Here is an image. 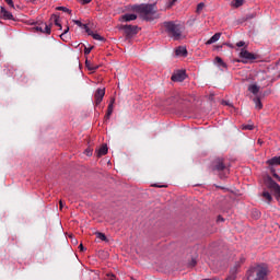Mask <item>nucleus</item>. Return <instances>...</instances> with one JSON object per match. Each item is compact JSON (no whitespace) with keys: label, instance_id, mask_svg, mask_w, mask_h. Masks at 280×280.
<instances>
[{"label":"nucleus","instance_id":"1","mask_svg":"<svg viewBox=\"0 0 280 280\" xmlns=\"http://www.w3.org/2000/svg\"><path fill=\"white\" fill-rule=\"evenodd\" d=\"M131 10L140 14L143 21H154L156 4H135Z\"/></svg>","mask_w":280,"mask_h":280},{"label":"nucleus","instance_id":"2","mask_svg":"<svg viewBox=\"0 0 280 280\" xmlns=\"http://www.w3.org/2000/svg\"><path fill=\"white\" fill-rule=\"evenodd\" d=\"M268 266L257 265L247 270L246 280H268Z\"/></svg>","mask_w":280,"mask_h":280},{"label":"nucleus","instance_id":"3","mask_svg":"<svg viewBox=\"0 0 280 280\" xmlns=\"http://www.w3.org/2000/svg\"><path fill=\"white\" fill-rule=\"evenodd\" d=\"M212 171L218 172L221 179L228 178L231 173L229 164L222 158H217L212 161Z\"/></svg>","mask_w":280,"mask_h":280},{"label":"nucleus","instance_id":"4","mask_svg":"<svg viewBox=\"0 0 280 280\" xmlns=\"http://www.w3.org/2000/svg\"><path fill=\"white\" fill-rule=\"evenodd\" d=\"M163 27L165 28V32L168 34L170 38H173L174 40H180L183 36V26H180V24H176L170 21L164 22Z\"/></svg>","mask_w":280,"mask_h":280},{"label":"nucleus","instance_id":"5","mask_svg":"<svg viewBox=\"0 0 280 280\" xmlns=\"http://www.w3.org/2000/svg\"><path fill=\"white\" fill-rule=\"evenodd\" d=\"M265 185L268 189H271V191H273L277 200H279V202H280V186H279V184H277V182L272 180V177L267 176L265 178Z\"/></svg>","mask_w":280,"mask_h":280},{"label":"nucleus","instance_id":"6","mask_svg":"<svg viewBox=\"0 0 280 280\" xmlns=\"http://www.w3.org/2000/svg\"><path fill=\"white\" fill-rule=\"evenodd\" d=\"M121 30H124L127 38H132V36L139 34V26L137 25H122Z\"/></svg>","mask_w":280,"mask_h":280},{"label":"nucleus","instance_id":"7","mask_svg":"<svg viewBox=\"0 0 280 280\" xmlns=\"http://www.w3.org/2000/svg\"><path fill=\"white\" fill-rule=\"evenodd\" d=\"M187 78V72L185 70H177L171 78L173 82H184Z\"/></svg>","mask_w":280,"mask_h":280},{"label":"nucleus","instance_id":"8","mask_svg":"<svg viewBox=\"0 0 280 280\" xmlns=\"http://www.w3.org/2000/svg\"><path fill=\"white\" fill-rule=\"evenodd\" d=\"M241 58H243V62H248V60H257V56L253 52H249L246 49H242L240 52Z\"/></svg>","mask_w":280,"mask_h":280},{"label":"nucleus","instance_id":"9","mask_svg":"<svg viewBox=\"0 0 280 280\" xmlns=\"http://www.w3.org/2000/svg\"><path fill=\"white\" fill-rule=\"evenodd\" d=\"M104 95H106V90L104 89H97L94 94V100L96 106H100L102 104V100H104Z\"/></svg>","mask_w":280,"mask_h":280},{"label":"nucleus","instance_id":"10","mask_svg":"<svg viewBox=\"0 0 280 280\" xmlns=\"http://www.w3.org/2000/svg\"><path fill=\"white\" fill-rule=\"evenodd\" d=\"M35 30L42 34H51V25H48L47 23H39Z\"/></svg>","mask_w":280,"mask_h":280},{"label":"nucleus","instance_id":"11","mask_svg":"<svg viewBox=\"0 0 280 280\" xmlns=\"http://www.w3.org/2000/svg\"><path fill=\"white\" fill-rule=\"evenodd\" d=\"M0 16H2V19H5V21H14V15H12V13H10L3 7L0 8Z\"/></svg>","mask_w":280,"mask_h":280},{"label":"nucleus","instance_id":"12","mask_svg":"<svg viewBox=\"0 0 280 280\" xmlns=\"http://www.w3.org/2000/svg\"><path fill=\"white\" fill-rule=\"evenodd\" d=\"M244 261H245L244 258H241L238 261H236V262L234 264V266L231 267L230 272H231L232 275H237V272H238L240 268H242V264H244Z\"/></svg>","mask_w":280,"mask_h":280},{"label":"nucleus","instance_id":"13","mask_svg":"<svg viewBox=\"0 0 280 280\" xmlns=\"http://www.w3.org/2000/svg\"><path fill=\"white\" fill-rule=\"evenodd\" d=\"M120 20L125 23H130V21H137V14L135 13H127L121 15Z\"/></svg>","mask_w":280,"mask_h":280},{"label":"nucleus","instance_id":"14","mask_svg":"<svg viewBox=\"0 0 280 280\" xmlns=\"http://www.w3.org/2000/svg\"><path fill=\"white\" fill-rule=\"evenodd\" d=\"M176 56H180L182 58H187V48L184 46H179L175 50Z\"/></svg>","mask_w":280,"mask_h":280},{"label":"nucleus","instance_id":"15","mask_svg":"<svg viewBox=\"0 0 280 280\" xmlns=\"http://www.w3.org/2000/svg\"><path fill=\"white\" fill-rule=\"evenodd\" d=\"M105 154H108V145L102 144V147L96 150V156H105Z\"/></svg>","mask_w":280,"mask_h":280},{"label":"nucleus","instance_id":"16","mask_svg":"<svg viewBox=\"0 0 280 280\" xmlns=\"http://www.w3.org/2000/svg\"><path fill=\"white\" fill-rule=\"evenodd\" d=\"M222 36L221 33H215L207 43L206 45H213V43H218L220 40V37Z\"/></svg>","mask_w":280,"mask_h":280},{"label":"nucleus","instance_id":"17","mask_svg":"<svg viewBox=\"0 0 280 280\" xmlns=\"http://www.w3.org/2000/svg\"><path fill=\"white\" fill-rule=\"evenodd\" d=\"M267 165H280V155L279 156H273L270 160L267 161Z\"/></svg>","mask_w":280,"mask_h":280},{"label":"nucleus","instance_id":"18","mask_svg":"<svg viewBox=\"0 0 280 280\" xmlns=\"http://www.w3.org/2000/svg\"><path fill=\"white\" fill-rule=\"evenodd\" d=\"M85 67L89 69V71H97L100 69V66L93 65L91 61H85Z\"/></svg>","mask_w":280,"mask_h":280},{"label":"nucleus","instance_id":"19","mask_svg":"<svg viewBox=\"0 0 280 280\" xmlns=\"http://www.w3.org/2000/svg\"><path fill=\"white\" fill-rule=\"evenodd\" d=\"M113 104H115V98H113L107 107V113L105 118L110 119V115H113Z\"/></svg>","mask_w":280,"mask_h":280},{"label":"nucleus","instance_id":"20","mask_svg":"<svg viewBox=\"0 0 280 280\" xmlns=\"http://www.w3.org/2000/svg\"><path fill=\"white\" fill-rule=\"evenodd\" d=\"M262 198L266 202H268V205H270V202H272V195H270V192L268 191H262Z\"/></svg>","mask_w":280,"mask_h":280},{"label":"nucleus","instance_id":"21","mask_svg":"<svg viewBox=\"0 0 280 280\" xmlns=\"http://www.w3.org/2000/svg\"><path fill=\"white\" fill-rule=\"evenodd\" d=\"M51 19H52L55 25H56L57 27H59L60 30H62V24H60V16H58V15H56V14H52V15H51Z\"/></svg>","mask_w":280,"mask_h":280},{"label":"nucleus","instance_id":"22","mask_svg":"<svg viewBox=\"0 0 280 280\" xmlns=\"http://www.w3.org/2000/svg\"><path fill=\"white\" fill-rule=\"evenodd\" d=\"M248 91L253 93V95H257V93H259V86L257 84H252L248 86Z\"/></svg>","mask_w":280,"mask_h":280},{"label":"nucleus","instance_id":"23","mask_svg":"<svg viewBox=\"0 0 280 280\" xmlns=\"http://www.w3.org/2000/svg\"><path fill=\"white\" fill-rule=\"evenodd\" d=\"M254 104L255 108H257L258 110H261V108H264V105L261 104V100L259 97L254 98Z\"/></svg>","mask_w":280,"mask_h":280},{"label":"nucleus","instance_id":"24","mask_svg":"<svg viewBox=\"0 0 280 280\" xmlns=\"http://www.w3.org/2000/svg\"><path fill=\"white\" fill-rule=\"evenodd\" d=\"M95 235H96L97 240H101L102 242H108L106 234H104L102 232H96Z\"/></svg>","mask_w":280,"mask_h":280},{"label":"nucleus","instance_id":"25","mask_svg":"<svg viewBox=\"0 0 280 280\" xmlns=\"http://www.w3.org/2000/svg\"><path fill=\"white\" fill-rule=\"evenodd\" d=\"M92 38H94V40H101L102 43H104V40H106L102 35L94 33L92 34Z\"/></svg>","mask_w":280,"mask_h":280},{"label":"nucleus","instance_id":"26","mask_svg":"<svg viewBox=\"0 0 280 280\" xmlns=\"http://www.w3.org/2000/svg\"><path fill=\"white\" fill-rule=\"evenodd\" d=\"M215 62L220 65V67L226 68V63L220 57H215Z\"/></svg>","mask_w":280,"mask_h":280},{"label":"nucleus","instance_id":"27","mask_svg":"<svg viewBox=\"0 0 280 280\" xmlns=\"http://www.w3.org/2000/svg\"><path fill=\"white\" fill-rule=\"evenodd\" d=\"M233 5L234 8H241V5H244V0H234Z\"/></svg>","mask_w":280,"mask_h":280},{"label":"nucleus","instance_id":"28","mask_svg":"<svg viewBox=\"0 0 280 280\" xmlns=\"http://www.w3.org/2000/svg\"><path fill=\"white\" fill-rule=\"evenodd\" d=\"M205 10V2H201L197 5V13L200 14Z\"/></svg>","mask_w":280,"mask_h":280},{"label":"nucleus","instance_id":"29","mask_svg":"<svg viewBox=\"0 0 280 280\" xmlns=\"http://www.w3.org/2000/svg\"><path fill=\"white\" fill-rule=\"evenodd\" d=\"M73 23L83 30L86 28V24H83L80 20H74Z\"/></svg>","mask_w":280,"mask_h":280},{"label":"nucleus","instance_id":"30","mask_svg":"<svg viewBox=\"0 0 280 280\" xmlns=\"http://www.w3.org/2000/svg\"><path fill=\"white\" fill-rule=\"evenodd\" d=\"M57 10L61 12H68L69 14H71V10H69L67 7H57Z\"/></svg>","mask_w":280,"mask_h":280},{"label":"nucleus","instance_id":"31","mask_svg":"<svg viewBox=\"0 0 280 280\" xmlns=\"http://www.w3.org/2000/svg\"><path fill=\"white\" fill-rule=\"evenodd\" d=\"M67 34H69V26H67L65 32L60 35L61 40H65V38H67Z\"/></svg>","mask_w":280,"mask_h":280},{"label":"nucleus","instance_id":"32","mask_svg":"<svg viewBox=\"0 0 280 280\" xmlns=\"http://www.w3.org/2000/svg\"><path fill=\"white\" fill-rule=\"evenodd\" d=\"M237 279V275L235 273H231L228 276V278L225 280H236Z\"/></svg>","mask_w":280,"mask_h":280},{"label":"nucleus","instance_id":"33","mask_svg":"<svg viewBox=\"0 0 280 280\" xmlns=\"http://www.w3.org/2000/svg\"><path fill=\"white\" fill-rule=\"evenodd\" d=\"M178 0H168V3L166 4V8H172L174 3H176Z\"/></svg>","mask_w":280,"mask_h":280},{"label":"nucleus","instance_id":"34","mask_svg":"<svg viewBox=\"0 0 280 280\" xmlns=\"http://www.w3.org/2000/svg\"><path fill=\"white\" fill-rule=\"evenodd\" d=\"M91 51H93V46L89 47V48H84V54L85 56H89V54H91Z\"/></svg>","mask_w":280,"mask_h":280},{"label":"nucleus","instance_id":"35","mask_svg":"<svg viewBox=\"0 0 280 280\" xmlns=\"http://www.w3.org/2000/svg\"><path fill=\"white\" fill-rule=\"evenodd\" d=\"M83 30H85V32H86V34L89 35V36H93V31H91V28H89V26L86 25V28H83Z\"/></svg>","mask_w":280,"mask_h":280},{"label":"nucleus","instance_id":"36","mask_svg":"<svg viewBox=\"0 0 280 280\" xmlns=\"http://www.w3.org/2000/svg\"><path fill=\"white\" fill-rule=\"evenodd\" d=\"M254 126L253 125H244L243 130H253Z\"/></svg>","mask_w":280,"mask_h":280},{"label":"nucleus","instance_id":"37","mask_svg":"<svg viewBox=\"0 0 280 280\" xmlns=\"http://www.w3.org/2000/svg\"><path fill=\"white\" fill-rule=\"evenodd\" d=\"M5 3H8V5H10L11 8H14V2L12 0H4Z\"/></svg>","mask_w":280,"mask_h":280},{"label":"nucleus","instance_id":"38","mask_svg":"<svg viewBox=\"0 0 280 280\" xmlns=\"http://www.w3.org/2000/svg\"><path fill=\"white\" fill-rule=\"evenodd\" d=\"M85 153L88 154V156H92L93 155V150L88 149V150H85Z\"/></svg>","mask_w":280,"mask_h":280},{"label":"nucleus","instance_id":"39","mask_svg":"<svg viewBox=\"0 0 280 280\" xmlns=\"http://www.w3.org/2000/svg\"><path fill=\"white\" fill-rule=\"evenodd\" d=\"M246 45V43H244V42H238L237 44H236V47H244Z\"/></svg>","mask_w":280,"mask_h":280},{"label":"nucleus","instance_id":"40","mask_svg":"<svg viewBox=\"0 0 280 280\" xmlns=\"http://www.w3.org/2000/svg\"><path fill=\"white\" fill-rule=\"evenodd\" d=\"M273 178H276V180H279V183H280V176H279V174L273 173Z\"/></svg>","mask_w":280,"mask_h":280},{"label":"nucleus","instance_id":"41","mask_svg":"<svg viewBox=\"0 0 280 280\" xmlns=\"http://www.w3.org/2000/svg\"><path fill=\"white\" fill-rule=\"evenodd\" d=\"M79 249L81 250V253H84V250H86V249L84 248V245H82V244L79 245Z\"/></svg>","mask_w":280,"mask_h":280},{"label":"nucleus","instance_id":"42","mask_svg":"<svg viewBox=\"0 0 280 280\" xmlns=\"http://www.w3.org/2000/svg\"><path fill=\"white\" fill-rule=\"evenodd\" d=\"M196 259H192L191 261H190V264H189V266L191 267V268H194V266H196Z\"/></svg>","mask_w":280,"mask_h":280},{"label":"nucleus","instance_id":"43","mask_svg":"<svg viewBox=\"0 0 280 280\" xmlns=\"http://www.w3.org/2000/svg\"><path fill=\"white\" fill-rule=\"evenodd\" d=\"M62 207H65V203L62 202V200L59 201V209L62 210Z\"/></svg>","mask_w":280,"mask_h":280},{"label":"nucleus","instance_id":"44","mask_svg":"<svg viewBox=\"0 0 280 280\" xmlns=\"http://www.w3.org/2000/svg\"><path fill=\"white\" fill-rule=\"evenodd\" d=\"M83 4L91 3V0H81Z\"/></svg>","mask_w":280,"mask_h":280},{"label":"nucleus","instance_id":"45","mask_svg":"<svg viewBox=\"0 0 280 280\" xmlns=\"http://www.w3.org/2000/svg\"><path fill=\"white\" fill-rule=\"evenodd\" d=\"M248 19H255V14L249 15Z\"/></svg>","mask_w":280,"mask_h":280},{"label":"nucleus","instance_id":"46","mask_svg":"<svg viewBox=\"0 0 280 280\" xmlns=\"http://www.w3.org/2000/svg\"><path fill=\"white\" fill-rule=\"evenodd\" d=\"M223 104H225V106H231V104H229V102H223Z\"/></svg>","mask_w":280,"mask_h":280},{"label":"nucleus","instance_id":"47","mask_svg":"<svg viewBox=\"0 0 280 280\" xmlns=\"http://www.w3.org/2000/svg\"><path fill=\"white\" fill-rule=\"evenodd\" d=\"M255 213H256V218H259V212H258V211H255Z\"/></svg>","mask_w":280,"mask_h":280},{"label":"nucleus","instance_id":"48","mask_svg":"<svg viewBox=\"0 0 280 280\" xmlns=\"http://www.w3.org/2000/svg\"><path fill=\"white\" fill-rule=\"evenodd\" d=\"M72 244H78V240L72 241Z\"/></svg>","mask_w":280,"mask_h":280},{"label":"nucleus","instance_id":"49","mask_svg":"<svg viewBox=\"0 0 280 280\" xmlns=\"http://www.w3.org/2000/svg\"><path fill=\"white\" fill-rule=\"evenodd\" d=\"M32 1V3H36V0H31Z\"/></svg>","mask_w":280,"mask_h":280},{"label":"nucleus","instance_id":"50","mask_svg":"<svg viewBox=\"0 0 280 280\" xmlns=\"http://www.w3.org/2000/svg\"><path fill=\"white\" fill-rule=\"evenodd\" d=\"M278 67H280V60H279V62H278Z\"/></svg>","mask_w":280,"mask_h":280},{"label":"nucleus","instance_id":"51","mask_svg":"<svg viewBox=\"0 0 280 280\" xmlns=\"http://www.w3.org/2000/svg\"><path fill=\"white\" fill-rule=\"evenodd\" d=\"M258 143H260V144H261V140H258Z\"/></svg>","mask_w":280,"mask_h":280}]
</instances>
